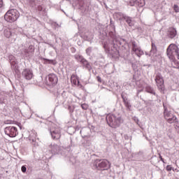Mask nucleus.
Wrapping results in <instances>:
<instances>
[{
  "label": "nucleus",
  "instance_id": "obj_1",
  "mask_svg": "<svg viewBox=\"0 0 179 179\" xmlns=\"http://www.w3.org/2000/svg\"><path fill=\"white\" fill-rule=\"evenodd\" d=\"M166 55L172 62V66L179 69V48L176 44H171L166 49Z\"/></svg>",
  "mask_w": 179,
  "mask_h": 179
},
{
  "label": "nucleus",
  "instance_id": "obj_2",
  "mask_svg": "<svg viewBox=\"0 0 179 179\" xmlns=\"http://www.w3.org/2000/svg\"><path fill=\"white\" fill-rule=\"evenodd\" d=\"M164 107V118L168 124H178V118L170 110V105L163 103Z\"/></svg>",
  "mask_w": 179,
  "mask_h": 179
},
{
  "label": "nucleus",
  "instance_id": "obj_3",
  "mask_svg": "<svg viewBox=\"0 0 179 179\" xmlns=\"http://www.w3.org/2000/svg\"><path fill=\"white\" fill-rule=\"evenodd\" d=\"M106 122L110 128H118L124 122V119L120 115L110 114L106 116Z\"/></svg>",
  "mask_w": 179,
  "mask_h": 179
},
{
  "label": "nucleus",
  "instance_id": "obj_4",
  "mask_svg": "<svg viewBox=\"0 0 179 179\" xmlns=\"http://www.w3.org/2000/svg\"><path fill=\"white\" fill-rule=\"evenodd\" d=\"M93 169L95 170H108L110 162L106 159H96L93 164Z\"/></svg>",
  "mask_w": 179,
  "mask_h": 179
},
{
  "label": "nucleus",
  "instance_id": "obj_5",
  "mask_svg": "<svg viewBox=\"0 0 179 179\" xmlns=\"http://www.w3.org/2000/svg\"><path fill=\"white\" fill-rule=\"evenodd\" d=\"M18 17L19 11H17L16 9L9 10L4 15L6 22H8L9 23H13V22H16Z\"/></svg>",
  "mask_w": 179,
  "mask_h": 179
},
{
  "label": "nucleus",
  "instance_id": "obj_6",
  "mask_svg": "<svg viewBox=\"0 0 179 179\" xmlns=\"http://www.w3.org/2000/svg\"><path fill=\"white\" fill-rule=\"evenodd\" d=\"M4 132L6 135H8V136H10V138H15L19 135L17 128L12 125L6 127L4 129Z\"/></svg>",
  "mask_w": 179,
  "mask_h": 179
},
{
  "label": "nucleus",
  "instance_id": "obj_7",
  "mask_svg": "<svg viewBox=\"0 0 179 179\" xmlns=\"http://www.w3.org/2000/svg\"><path fill=\"white\" fill-rule=\"evenodd\" d=\"M131 45H132L131 53L136 54L137 57L141 58V57H142V55H143L144 54L143 50H142L141 47L138 46V44H136V42L135 41L131 42Z\"/></svg>",
  "mask_w": 179,
  "mask_h": 179
},
{
  "label": "nucleus",
  "instance_id": "obj_8",
  "mask_svg": "<svg viewBox=\"0 0 179 179\" xmlns=\"http://www.w3.org/2000/svg\"><path fill=\"white\" fill-rule=\"evenodd\" d=\"M76 59H77V61L78 62L82 64L83 66H84V68H85L88 71H92V66L90 65V63L87 60H86V59H85V57H83V56H80V55H76Z\"/></svg>",
  "mask_w": 179,
  "mask_h": 179
},
{
  "label": "nucleus",
  "instance_id": "obj_9",
  "mask_svg": "<svg viewBox=\"0 0 179 179\" xmlns=\"http://www.w3.org/2000/svg\"><path fill=\"white\" fill-rule=\"evenodd\" d=\"M155 82L158 89L163 90L164 87V80H163V76H162V73H156Z\"/></svg>",
  "mask_w": 179,
  "mask_h": 179
},
{
  "label": "nucleus",
  "instance_id": "obj_10",
  "mask_svg": "<svg viewBox=\"0 0 179 179\" xmlns=\"http://www.w3.org/2000/svg\"><path fill=\"white\" fill-rule=\"evenodd\" d=\"M50 133L52 139H59L61 138V128L59 127L51 128Z\"/></svg>",
  "mask_w": 179,
  "mask_h": 179
},
{
  "label": "nucleus",
  "instance_id": "obj_11",
  "mask_svg": "<svg viewBox=\"0 0 179 179\" xmlns=\"http://www.w3.org/2000/svg\"><path fill=\"white\" fill-rule=\"evenodd\" d=\"M22 76L26 80H31L34 76L33 71L30 69H24L22 72Z\"/></svg>",
  "mask_w": 179,
  "mask_h": 179
},
{
  "label": "nucleus",
  "instance_id": "obj_12",
  "mask_svg": "<svg viewBox=\"0 0 179 179\" xmlns=\"http://www.w3.org/2000/svg\"><path fill=\"white\" fill-rule=\"evenodd\" d=\"M104 31H106V33H108L109 36H110L112 38H114L115 37V26L114 25V24H110L106 26Z\"/></svg>",
  "mask_w": 179,
  "mask_h": 179
},
{
  "label": "nucleus",
  "instance_id": "obj_13",
  "mask_svg": "<svg viewBox=\"0 0 179 179\" xmlns=\"http://www.w3.org/2000/svg\"><path fill=\"white\" fill-rule=\"evenodd\" d=\"M48 149L52 155H59L61 153V147L54 143L49 145Z\"/></svg>",
  "mask_w": 179,
  "mask_h": 179
},
{
  "label": "nucleus",
  "instance_id": "obj_14",
  "mask_svg": "<svg viewBox=\"0 0 179 179\" xmlns=\"http://www.w3.org/2000/svg\"><path fill=\"white\" fill-rule=\"evenodd\" d=\"M49 85L54 86L58 83V77L54 73H50L48 76Z\"/></svg>",
  "mask_w": 179,
  "mask_h": 179
},
{
  "label": "nucleus",
  "instance_id": "obj_15",
  "mask_svg": "<svg viewBox=\"0 0 179 179\" xmlns=\"http://www.w3.org/2000/svg\"><path fill=\"white\" fill-rule=\"evenodd\" d=\"M117 16L119 17V20H121V22H126L127 23H131V22H132L131 17L122 13H119L117 14Z\"/></svg>",
  "mask_w": 179,
  "mask_h": 179
},
{
  "label": "nucleus",
  "instance_id": "obj_16",
  "mask_svg": "<svg viewBox=\"0 0 179 179\" xmlns=\"http://www.w3.org/2000/svg\"><path fill=\"white\" fill-rule=\"evenodd\" d=\"M8 59H9L12 69H13L14 71H16V69H17V63L16 62L15 56L10 55H9Z\"/></svg>",
  "mask_w": 179,
  "mask_h": 179
},
{
  "label": "nucleus",
  "instance_id": "obj_17",
  "mask_svg": "<svg viewBox=\"0 0 179 179\" xmlns=\"http://www.w3.org/2000/svg\"><path fill=\"white\" fill-rule=\"evenodd\" d=\"M149 57H157V47L153 42H152V48Z\"/></svg>",
  "mask_w": 179,
  "mask_h": 179
},
{
  "label": "nucleus",
  "instance_id": "obj_18",
  "mask_svg": "<svg viewBox=\"0 0 179 179\" xmlns=\"http://www.w3.org/2000/svg\"><path fill=\"white\" fill-rule=\"evenodd\" d=\"M24 52L27 55H31V54L34 53V46L33 45H30L28 49H25Z\"/></svg>",
  "mask_w": 179,
  "mask_h": 179
},
{
  "label": "nucleus",
  "instance_id": "obj_19",
  "mask_svg": "<svg viewBox=\"0 0 179 179\" xmlns=\"http://www.w3.org/2000/svg\"><path fill=\"white\" fill-rule=\"evenodd\" d=\"M176 36H177V30L174 28H170L169 31V37H170V38H174Z\"/></svg>",
  "mask_w": 179,
  "mask_h": 179
},
{
  "label": "nucleus",
  "instance_id": "obj_20",
  "mask_svg": "<svg viewBox=\"0 0 179 179\" xmlns=\"http://www.w3.org/2000/svg\"><path fill=\"white\" fill-rule=\"evenodd\" d=\"M103 47H104L105 50H108L109 54H114V52H117V48H113V49L110 48V46H108V45H104Z\"/></svg>",
  "mask_w": 179,
  "mask_h": 179
},
{
  "label": "nucleus",
  "instance_id": "obj_21",
  "mask_svg": "<svg viewBox=\"0 0 179 179\" xmlns=\"http://www.w3.org/2000/svg\"><path fill=\"white\" fill-rule=\"evenodd\" d=\"M145 92H147V93H150V94H154V96H156V92H155V90L153 89V87L149 85L145 87Z\"/></svg>",
  "mask_w": 179,
  "mask_h": 179
},
{
  "label": "nucleus",
  "instance_id": "obj_22",
  "mask_svg": "<svg viewBox=\"0 0 179 179\" xmlns=\"http://www.w3.org/2000/svg\"><path fill=\"white\" fill-rule=\"evenodd\" d=\"M75 76L72 75L71 78V81L73 83V85H76V83H78V86H80V82H79L78 80H76V78H74Z\"/></svg>",
  "mask_w": 179,
  "mask_h": 179
},
{
  "label": "nucleus",
  "instance_id": "obj_23",
  "mask_svg": "<svg viewBox=\"0 0 179 179\" xmlns=\"http://www.w3.org/2000/svg\"><path fill=\"white\" fill-rule=\"evenodd\" d=\"M4 36L7 38H9L10 36H12V32L10 31V29H5L4 31Z\"/></svg>",
  "mask_w": 179,
  "mask_h": 179
},
{
  "label": "nucleus",
  "instance_id": "obj_24",
  "mask_svg": "<svg viewBox=\"0 0 179 179\" xmlns=\"http://www.w3.org/2000/svg\"><path fill=\"white\" fill-rule=\"evenodd\" d=\"M124 104L128 111H131V108H132V105H131V103L129 102V101L124 102Z\"/></svg>",
  "mask_w": 179,
  "mask_h": 179
},
{
  "label": "nucleus",
  "instance_id": "obj_25",
  "mask_svg": "<svg viewBox=\"0 0 179 179\" xmlns=\"http://www.w3.org/2000/svg\"><path fill=\"white\" fill-rule=\"evenodd\" d=\"M29 141L32 145L34 146H38V143L36 142V138H32L31 136H29Z\"/></svg>",
  "mask_w": 179,
  "mask_h": 179
},
{
  "label": "nucleus",
  "instance_id": "obj_26",
  "mask_svg": "<svg viewBox=\"0 0 179 179\" xmlns=\"http://www.w3.org/2000/svg\"><path fill=\"white\" fill-rule=\"evenodd\" d=\"M136 2L139 6H143L145 5V0H136Z\"/></svg>",
  "mask_w": 179,
  "mask_h": 179
},
{
  "label": "nucleus",
  "instance_id": "obj_27",
  "mask_svg": "<svg viewBox=\"0 0 179 179\" xmlns=\"http://www.w3.org/2000/svg\"><path fill=\"white\" fill-rule=\"evenodd\" d=\"M86 54L90 55L92 54V47H90L86 49Z\"/></svg>",
  "mask_w": 179,
  "mask_h": 179
},
{
  "label": "nucleus",
  "instance_id": "obj_28",
  "mask_svg": "<svg viewBox=\"0 0 179 179\" xmlns=\"http://www.w3.org/2000/svg\"><path fill=\"white\" fill-rule=\"evenodd\" d=\"M173 10H175V12H176V13H178V12H179V7H178V6H177L176 4H175V5L173 6Z\"/></svg>",
  "mask_w": 179,
  "mask_h": 179
},
{
  "label": "nucleus",
  "instance_id": "obj_29",
  "mask_svg": "<svg viewBox=\"0 0 179 179\" xmlns=\"http://www.w3.org/2000/svg\"><path fill=\"white\" fill-rule=\"evenodd\" d=\"M121 96H122V100H123V103H125V102H127V101H128V98H127V96H124L122 94Z\"/></svg>",
  "mask_w": 179,
  "mask_h": 179
},
{
  "label": "nucleus",
  "instance_id": "obj_30",
  "mask_svg": "<svg viewBox=\"0 0 179 179\" xmlns=\"http://www.w3.org/2000/svg\"><path fill=\"white\" fill-rule=\"evenodd\" d=\"M81 107H82L83 110H87V108L89 106H87V104L83 103V104L81 105Z\"/></svg>",
  "mask_w": 179,
  "mask_h": 179
},
{
  "label": "nucleus",
  "instance_id": "obj_31",
  "mask_svg": "<svg viewBox=\"0 0 179 179\" xmlns=\"http://www.w3.org/2000/svg\"><path fill=\"white\" fill-rule=\"evenodd\" d=\"M21 170H22V173H26V171H27V168H26L25 166H22L21 168Z\"/></svg>",
  "mask_w": 179,
  "mask_h": 179
},
{
  "label": "nucleus",
  "instance_id": "obj_32",
  "mask_svg": "<svg viewBox=\"0 0 179 179\" xmlns=\"http://www.w3.org/2000/svg\"><path fill=\"white\" fill-rule=\"evenodd\" d=\"M44 61L46 62H48L49 64H52L54 62V60L48 59H43Z\"/></svg>",
  "mask_w": 179,
  "mask_h": 179
},
{
  "label": "nucleus",
  "instance_id": "obj_33",
  "mask_svg": "<svg viewBox=\"0 0 179 179\" xmlns=\"http://www.w3.org/2000/svg\"><path fill=\"white\" fill-rule=\"evenodd\" d=\"M172 169H173V167H171V166H170V165H168L166 166L167 171H171Z\"/></svg>",
  "mask_w": 179,
  "mask_h": 179
},
{
  "label": "nucleus",
  "instance_id": "obj_34",
  "mask_svg": "<svg viewBox=\"0 0 179 179\" xmlns=\"http://www.w3.org/2000/svg\"><path fill=\"white\" fill-rule=\"evenodd\" d=\"M38 10H39V12H41V10H43V6H38Z\"/></svg>",
  "mask_w": 179,
  "mask_h": 179
},
{
  "label": "nucleus",
  "instance_id": "obj_35",
  "mask_svg": "<svg viewBox=\"0 0 179 179\" xmlns=\"http://www.w3.org/2000/svg\"><path fill=\"white\" fill-rule=\"evenodd\" d=\"M4 124H12V121L11 120H6V121L4 122Z\"/></svg>",
  "mask_w": 179,
  "mask_h": 179
},
{
  "label": "nucleus",
  "instance_id": "obj_36",
  "mask_svg": "<svg viewBox=\"0 0 179 179\" xmlns=\"http://www.w3.org/2000/svg\"><path fill=\"white\" fill-rule=\"evenodd\" d=\"M98 82L101 83V78L100 76L96 77Z\"/></svg>",
  "mask_w": 179,
  "mask_h": 179
},
{
  "label": "nucleus",
  "instance_id": "obj_37",
  "mask_svg": "<svg viewBox=\"0 0 179 179\" xmlns=\"http://www.w3.org/2000/svg\"><path fill=\"white\" fill-rule=\"evenodd\" d=\"M3 2L2 0H0V8H2Z\"/></svg>",
  "mask_w": 179,
  "mask_h": 179
},
{
  "label": "nucleus",
  "instance_id": "obj_38",
  "mask_svg": "<svg viewBox=\"0 0 179 179\" xmlns=\"http://www.w3.org/2000/svg\"><path fill=\"white\" fill-rule=\"evenodd\" d=\"M2 99H3V97H2V96L0 95V100H2Z\"/></svg>",
  "mask_w": 179,
  "mask_h": 179
},
{
  "label": "nucleus",
  "instance_id": "obj_39",
  "mask_svg": "<svg viewBox=\"0 0 179 179\" xmlns=\"http://www.w3.org/2000/svg\"><path fill=\"white\" fill-rule=\"evenodd\" d=\"M150 54H148V52H145V55H149Z\"/></svg>",
  "mask_w": 179,
  "mask_h": 179
},
{
  "label": "nucleus",
  "instance_id": "obj_40",
  "mask_svg": "<svg viewBox=\"0 0 179 179\" xmlns=\"http://www.w3.org/2000/svg\"><path fill=\"white\" fill-rule=\"evenodd\" d=\"M138 92H143V90H139Z\"/></svg>",
  "mask_w": 179,
  "mask_h": 179
},
{
  "label": "nucleus",
  "instance_id": "obj_41",
  "mask_svg": "<svg viewBox=\"0 0 179 179\" xmlns=\"http://www.w3.org/2000/svg\"><path fill=\"white\" fill-rule=\"evenodd\" d=\"M82 132H83V129H82V130L80 131V134H82Z\"/></svg>",
  "mask_w": 179,
  "mask_h": 179
},
{
  "label": "nucleus",
  "instance_id": "obj_42",
  "mask_svg": "<svg viewBox=\"0 0 179 179\" xmlns=\"http://www.w3.org/2000/svg\"><path fill=\"white\" fill-rule=\"evenodd\" d=\"M122 41H124V43H125V39H122Z\"/></svg>",
  "mask_w": 179,
  "mask_h": 179
},
{
  "label": "nucleus",
  "instance_id": "obj_43",
  "mask_svg": "<svg viewBox=\"0 0 179 179\" xmlns=\"http://www.w3.org/2000/svg\"><path fill=\"white\" fill-rule=\"evenodd\" d=\"M136 121H138V119H136Z\"/></svg>",
  "mask_w": 179,
  "mask_h": 179
}]
</instances>
